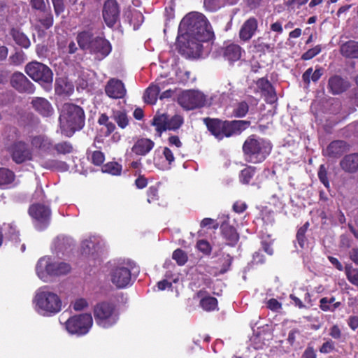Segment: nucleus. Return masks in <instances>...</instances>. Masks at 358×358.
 I'll return each mask as SVG.
<instances>
[{
	"instance_id": "17",
	"label": "nucleus",
	"mask_w": 358,
	"mask_h": 358,
	"mask_svg": "<svg viewBox=\"0 0 358 358\" xmlns=\"http://www.w3.org/2000/svg\"><path fill=\"white\" fill-rule=\"evenodd\" d=\"M13 160L17 164L32 159V154L27 145L22 142L14 143L11 150Z\"/></svg>"
},
{
	"instance_id": "24",
	"label": "nucleus",
	"mask_w": 358,
	"mask_h": 358,
	"mask_svg": "<svg viewBox=\"0 0 358 358\" xmlns=\"http://www.w3.org/2000/svg\"><path fill=\"white\" fill-rule=\"evenodd\" d=\"M123 16L125 20L133 26L134 29H138L144 20L143 14L136 9L132 8L131 6H129L124 11Z\"/></svg>"
},
{
	"instance_id": "6",
	"label": "nucleus",
	"mask_w": 358,
	"mask_h": 358,
	"mask_svg": "<svg viewBox=\"0 0 358 358\" xmlns=\"http://www.w3.org/2000/svg\"><path fill=\"white\" fill-rule=\"evenodd\" d=\"M94 317L96 324L104 329L111 327L119 319L114 305L108 302L97 303L94 308Z\"/></svg>"
},
{
	"instance_id": "4",
	"label": "nucleus",
	"mask_w": 358,
	"mask_h": 358,
	"mask_svg": "<svg viewBox=\"0 0 358 358\" xmlns=\"http://www.w3.org/2000/svg\"><path fill=\"white\" fill-rule=\"evenodd\" d=\"M204 122L208 131L218 140L239 134L249 125V122L244 120L221 121L211 118H205Z\"/></svg>"
},
{
	"instance_id": "62",
	"label": "nucleus",
	"mask_w": 358,
	"mask_h": 358,
	"mask_svg": "<svg viewBox=\"0 0 358 358\" xmlns=\"http://www.w3.org/2000/svg\"><path fill=\"white\" fill-rule=\"evenodd\" d=\"M347 323L352 331H355L358 329V316L350 315L347 320Z\"/></svg>"
},
{
	"instance_id": "9",
	"label": "nucleus",
	"mask_w": 358,
	"mask_h": 358,
	"mask_svg": "<svg viewBox=\"0 0 358 358\" xmlns=\"http://www.w3.org/2000/svg\"><path fill=\"white\" fill-rule=\"evenodd\" d=\"M25 72L36 82L50 85L53 80L51 69L41 62H29L25 66Z\"/></svg>"
},
{
	"instance_id": "38",
	"label": "nucleus",
	"mask_w": 358,
	"mask_h": 358,
	"mask_svg": "<svg viewBox=\"0 0 358 358\" xmlns=\"http://www.w3.org/2000/svg\"><path fill=\"white\" fill-rule=\"evenodd\" d=\"M341 306L340 302H335L334 297H324L320 301V307L323 311H335Z\"/></svg>"
},
{
	"instance_id": "58",
	"label": "nucleus",
	"mask_w": 358,
	"mask_h": 358,
	"mask_svg": "<svg viewBox=\"0 0 358 358\" xmlns=\"http://www.w3.org/2000/svg\"><path fill=\"white\" fill-rule=\"evenodd\" d=\"M30 4L33 9L38 10L41 12L45 11L46 6L44 0H31Z\"/></svg>"
},
{
	"instance_id": "63",
	"label": "nucleus",
	"mask_w": 358,
	"mask_h": 358,
	"mask_svg": "<svg viewBox=\"0 0 358 358\" xmlns=\"http://www.w3.org/2000/svg\"><path fill=\"white\" fill-rule=\"evenodd\" d=\"M267 307L271 310H278L281 308V303L275 299H271L267 302Z\"/></svg>"
},
{
	"instance_id": "50",
	"label": "nucleus",
	"mask_w": 358,
	"mask_h": 358,
	"mask_svg": "<svg viewBox=\"0 0 358 358\" xmlns=\"http://www.w3.org/2000/svg\"><path fill=\"white\" fill-rule=\"evenodd\" d=\"M43 17L41 20V23L42 25L46 29L50 28L53 24V16L50 12V10H47L45 9Z\"/></svg>"
},
{
	"instance_id": "33",
	"label": "nucleus",
	"mask_w": 358,
	"mask_h": 358,
	"mask_svg": "<svg viewBox=\"0 0 358 358\" xmlns=\"http://www.w3.org/2000/svg\"><path fill=\"white\" fill-rule=\"evenodd\" d=\"M341 52L346 57L358 58V42L350 41L343 44Z\"/></svg>"
},
{
	"instance_id": "29",
	"label": "nucleus",
	"mask_w": 358,
	"mask_h": 358,
	"mask_svg": "<svg viewBox=\"0 0 358 358\" xmlns=\"http://www.w3.org/2000/svg\"><path fill=\"white\" fill-rule=\"evenodd\" d=\"M341 168L347 172H355L358 169V154L345 156L340 163Z\"/></svg>"
},
{
	"instance_id": "47",
	"label": "nucleus",
	"mask_w": 358,
	"mask_h": 358,
	"mask_svg": "<svg viewBox=\"0 0 358 358\" xmlns=\"http://www.w3.org/2000/svg\"><path fill=\"white\" fill-rule=\"evenodd\" d=\"M26 55L22 51L16 52L9 57V62L15 66H20L26 61Z\"/></svg>"
},
{
	"instance_id": "35",
	"label": "nucleus",
	"mask_w": 358,
	"mask_h": 358,
	"mask_svg": "<svg viewBox=\"0 0 358 358\" xmlns=\"http://www.w3.org/2000/svg\"><path fill=\"white\" fill-rule=\"evenodd\" d=\"M55 91L59 94L69 95L73 92V85L64 78H59L55 82Z\"/></svg>"
},
{
	"instance_id": "48",
	"label": "nucleus",
	"mask_w": 358,
	"mask_h": 358,
	"mask_svg": "<svg viewBox=\"0 0 358 358\" xmlns=\"http://www.w3.org/2000/svg\"><path fill=\"white\" fill-rule=\"evenodd\" d=\"M55 149L59 154L65 155L73 151V146L70 143L65 141L56 144Z\"/></svg>"
},
{
	"instance_id": "42",
	"label": "nucleus",
	"mask_w": 358,
	"mask_h": 358,
	"mask_svg": "<svg viewBox=\"0 0 358 358\" xmlns=\"http://www.w3.org/2000/svg\"><path fill=\"white\" fill-rule=\"evenodd\" d=\"M15 179V174L6 168H0V185H6L12 183Z\"/></svg>"
},
{
	"instance_id": "16",
	"label": "nucleus",
	"mask_w": 358,
	"mask_h": 358,
	"mask_svg": "<svg viewBox=\"0 0 358 358\" xmlns=\"http://www.w3.org/2000/svg\"><path fill=\"white\" fill-rule=\"evenodd\" d=\"M11 85L20 92L31 94L34 92L33 83L22 73L15 72L10 79Z\"/></svg>"
},
{
	"instance_id": "15",
	"label": "nucleus",
	"mask_w": 358,
	"mask_h": 358,
	"mask_svg": "<svg viewBox=\"0 0 358 358\" xmlns=\"http://www.w3.org/2000/svg\"><path fill=\"white\" fill-rule=\"evenodd\" d=\"M256 92L260 93L262 96L265 97L266 102L273 103L277 100L275 92L273 85L266 78H262L258 79L256 83Z\"/></svg>"
},
{
	"instance_id": "23",
	"label": "nucleus",
	"mask_w": 358,
	"mask_h": 358,
	"mask_svg": "<svg viewBox=\"0 0 358 358\" xmlns=\"http://www.w3.org/2000/svg\"><path fill=\"white\" fill-rule=\"evenodd\" d=\"M257 29V21L255 17L247 20L242 25L240 31V38L244 41H249Z\"/></svg>"
},
{
	"instance_id": "53",
	"label": "nucleus",
	"mask_w": 358,
	"mask_h": 358,
	"mask_svg": "<svg viewBox=\"0 0 358 358\" xmlns=\"http://www.w3.org/2000/svg\"><path fill=\"white\" fill-rule=\"evenodd\" d=\"M318 178L321 182L327 187L329 188V182L327 178V171L324 165H321L318 171Z\"/></svg>"
},
{
	"instance_id": "44",
	"label": "nucleus",
	"mask_w": 358,
	"mask_h": 358,
	"mask_svg": "<svg viewBox=\"0 0 358 358\" xmlns=\"http://www.w3.org/2000/svg\"><path fill=\"white\" fill-rule=\"evenodd\" d=\"M102 171L113 176H118L121 173L122 166L117 162H109L103 166Z\"/></svg>"
},
{
	"instance_id": "1",
	"label": "nucleus",
	"mask_w": 358,
	"mask_h": 358,
	"mask_svg": "<svg viewBox=\"0 0 358 358\" xmlns=\"http://www.w3.org/2000/svg\"><path fill=\"white\" fill-rule=\"evenodd\" d=\"M178 31L184 35L182 51L192 57H199L208 50V42L214 37L206 17L201 13H189L181 20Z\"/></svg>"
},
{
	"instance_id": "52",
	"label": "nucleus",
	"mask_w": 358,
	"mask_h": 358,
	"mask_svg": "<svg viewBox=\"0 0 358 358\" xmlns=\"http://www.w3.org/2000/svg\"><path fill=\"white\" fill-rule=\"evenodd\" d=\"M321 50L322 49L320 45H316L315 47L304 52L301 56V59L303 60H309L313 58L315 56L317 55L321 52Z\"/></svg>"
},
{
	"instance_id": "14",
	"label": "nucleus",
	"mask_w": 358,
	"mask_h": 358,
	"mask_svg": "<svg viewBox=\"0 0 358 358\" xmlns=\"http://www.w3.org/2000/svg\"><path fill=\"white\" fill-rule=\"evenodd\" d=\"M52 266V257L43 256L41 257L35 267L36 275L42 281L47 282L51 278Z\"/></svg>"
},
{
	"instance_id": "27",
	"label": "nucleus",
	"mask_w": 358,
	"mask_h": 358,
	"mask_svg": "<svg viewBox=\"0 0 358 358\" xmlns=\"http://www.w3.org/2000/svg\"><path fill=\"white\" fill-rule=\"evenodd\" d=\"M71 270V265L65 262L58 261L52 257L51 278L67 275Z\"/></svg>"
},
{
	"instance_id": "64",
	"label": "nucleus",
	"mask_w": 358,
	"mask_h": 358,
	"mask_svg": "<svg viewBox=\"0 0 358 358\" xmlns=\"http://www.w3.org/2000/svg\"><path fill=\"white\" fill-rule=\"evenodd\" d=\"M197 248L198 249L204 252V253H208L210 251V248L209 243L203 240H201L198 241L197 243Z\"/></svg>"
},
{
	"instance_id": "8",
	"label": "nucleus",
	"mask_w": 358,
	"mask_h": 358,
	"mask_svg": "<svg viewBox=\"0 0 358 358\" xmlns=\"http://www.w3.org/2000/svg\"><path fill=\"white\" fill-rule=\"evenodd\" d=\"M178 103L185 110L201 108L208 103L207 96L199 90H185L178 97Z\"/></svg>"
},
{
	"instance_id": "18",
	"label": "nucleus",
	"mask_w": 358,
	"mask_h": 358,
	"mask_svg": "<svg viewBox=\"0 0 358 358\" xmlns=\"http://www.w3.org/2000/svg\"><path fill=\"white\" fill-rule=\"evenodd\" d=\"M91 52L95 54L96 57L101 59L106 57L111 51L110 43L101 37H96L92 41Z\"/></svg>"
},
{
	"instance_id": "7",
	"label": "nucleus",
	"mask_w": 358,
	"mask_h": 358,
	"mask_svg": "<svg viewBox=\"0 0 358 358\" xmlns=\"http://www.w3.org/2000/svg\"><path fill=\"white\" fill-rule=\"evenodd\" d=\"M93 324L91 314L85 313L74 315L64 323L66 330L71 334L83 336L88 333Z\"/></svg>"
},
{
	"instance_id": "22",
	"label": "nucleus",
	"mask_w": 358,
	"mask_h": 358,
	"mask_svg": "<svg viewBox=\"0 0 358 358\" xmlns=\"http://www.w3.org/2000/svg\"><path fill=\"white\" fill-rule=\"evenodd\" d=\"M194 299L200 300V306L206 311L214 310L217 307V299L215 297L206 295V291H199L194 295Z\"/></svg>"
},
{
	"instance_id": "19",
	"label": "nucleus",
	"mask_w": 358,
	"mask_h": 358,
	"mask_svg": "<svg viewBox=\"0 0 358 358\" xmlns=\"http://www.w3.org/2000/svg\"><path fill=\"white\" fill-rule=\"evenodd\" d=\"M106 94L113 99H121L126 94V89L122 82L117 79H110L106 85Z\"/></svg>"
},
{
	"instance_id": "11",
	"label": "nucleus",
	"mask_w": 358,
	"mask_h": 358,
	"mask_svg": "<svg viewBox=\"0 0 358 358\" xmlns=\"http://www.w3.org/2000/svg\"><path fill=\"white\" fill-rule=\"evenodd\" d=\"M132 264L131 262L120 263L112 269L110 280L117 287L124 288L129 284Z\"/></svg>"
},
{
	"instance_id": "54",
	"label": "nucleus",
	"mask_w": 358,
	"mask_h": 358,
	"mask_svg": "<svg viewBox=\"0 0 358 358\" xmlns=\"http://www.w3.org/2000/svg\"><path fill=\"white\" fill-rule=\"evenodd\" d=\"M90 159L94 164L99 166L104 162L105 156L101 151H94L92 152Z\"/></svg>"
},
{
	"instance_id": "28",
	"label": "nucleus",
	"mask_w": 358,
	"mask_h": 358,
	"mask_svg": "<svg viewBox=\"0 0 358 358\" xmlns=\"http://www.w3.org/2000/svg\"><path fill=\"white\" fill-rule=\"evenodd\" d=\"M348 86V83L338 76L331 77L329 80V87L334 94L342 93Z\"/></svg>"
},
{
	"instance_id": "55",
	"label": "nucleus",
	"mask_w": 358,
	"mask_h": 358,
	"mask_svg": "<svg viewBox=\"0 0 358 358\" xmlns=\"http://www.w3.org/2000/svg\"><path fill=\"white\" fill-rule=\"evenodd\" d=\"M176 80L181 83H186L189 80L190 72L188 71H185L182 69H179L176 73Z\"/></svg>"
},
{
	"instance_id": "10",
	"label": "nucleus",
	"mask_w": 358,
	"mask_h": 358,
	"mask_svg": "<svg viewBox=\"0 0 358 358\" xmlns=\"http://www.w3.org/2000/svg\"><path fill=\"white\" fill-rule=\"evenodd\" d=\"M29 214L33 219L34 226L38 230H43L49 225L51 211L48 206L34 203L29 207Z\"/></svg>"
},
{
	"instance_id": "31",
	"label": "nucleus",
	"mask_w": 358,
	"mask_h": 358,
	"mask_svg": "<svg viewBox=\"0 0 358 358\" xmlns=\"http://www.w3.org/2000/svg\"><path fill=\"white\" fill-rule=\"evenodd\" d=\"M224 57L231 62L238 61L241 57V48L236 44L229 45L224 48Z\"/></svg>"
},
{
	"instance_id": "20",
	"label": "nucleus",
	"mask_w": 358,
	"mask_h": 358,
	"mask_svg": "<svg viewBox=\"0 0 358 358\" xmlns=\"http://www.w3.org/2000/svg\"><path fill=\"white\" fill-rule=\"evenodd\" d=\"M103 246V240L97 236H92L82 243V250L87 255H94L99 252Z\"/></svg>"
},
{
	"instance_id": "51",
	"label": "nucleus",
	"mask_w": 358,
	"mask_h": 358,
	"mask_svg": "<svg viewBox=\"0 0 358 358\" xmlns=\"http://www.w3.org/2000/svg\"><path fill=\"white\" fill-rule=\"evenodd\" d=\"M248 112V106L245 102H241L238 104L237 107L234 109V113L238 117H244Z\"/></svg>"
},
{
	"instance_id": "46",
	"label": "nucleus",
	"mask_w": 358,
	"mask_h": 358,
	"mask_svg": "<svg viewBox=\"0 0 358 358\" xmlns=\"http://www.w3.org/2000/svg\"><path fill=\"white\" fill-rule=\"evenodd\" d=\"M113 117L120 127L124 129L128 125L129 120L124 112L120 110L114 112Z\"/></svg>"
},
{
	"instance_id": "59",
	"label": "nucleus",
	"mask_w": 358,
	"mask_h": 358,
	"mask_svg": "<svg viewBox=\"0 0 358 358\" xmlns=\"http://www.w3.org/2000/svg\"><path fill=\"white\" fill-rule=\"evenodd\" d=\"M52 3L54 7L55 13L57 15H59L64 11V0H52Z\"/></svg>"
},
{
	"instance_id": "39",
	"label": "nucleus",
	"mask_w": 358,
	"mask_h": 358,
	"mask_svg": "<svg viewBox=\"0 0 358 358\" xmlns=\"http://www.w3.org/2000/svg\"><path fill=\"white\" fill-rule=\"evenodd\" d=\"M98 122L103 126L101 129V131L103 132L106 136L110 135L115 129V124L110 121L108 117L105 114L101 115Z\"/></svg>"
},
{
	"instance_id": "56",
	"label": "nucleus",
	"mask_w": 358,
	"mask_h": 358,
	"mask_svg": "<svg viewBox=\"0 0 358 358\" xmlns=\"http://www.w3.org/2000/svg\"><path fill=\"white\" fill-rule=\"evenodd\" d=\"M88 306L87 301L83 298L77 299L73 303V308L76 311H81L87 308Z\"/></svg>"
},
{
	"instance_id": "25",
	"label": "nucleus",
	"mask_w": 358,
	"mask_h": 358,
	"mask_svg": "<svg viewBox=\"0 0 358 358\" xmlns=\"http://www.w3.org/2000/svg\"><path fill=\"white\" fill-rule=\"evenodd\" d=\"M31 104L34 109L43 116L48 117L54 113V110L51 104L44 98L35 97L33 99Z\"/></svg>"
},
{
	"instance_id": "26",
	"label": "nucleus",
	"mask_w": 358,
	"mask_h": 358,
	"mask_svg": "<svg viewBox=\"0 0 358 358\" xmlns=\"http://www.w3.org/2000/svg\"><path fill=\"white\" fill-rule=\"evenodd\" d=\"M347 150V145L343 141H335L331 143L328 147L324 150L323 153L325 156L330 157H338Z\"/></svg>"
},
{
	"instance_id": "57",
	"label": "nucleus",
	"mask_w": 358,
	"mask_h": 358,
	"mask_svg": "<svg viewBox=\"0 0 358 358\" xmlns=\"http://www.w3.org/2000/svg\"><path fill=\"white\" fill-rule=\"evenodd\" d=\"M163 155L168 163V166H164L162 169H169V165H171V163L173 162L175 159L173 152L169 148L166 147L163 150Z\"/></svg>"
},
{
	"instance_id": "3",
	"label": "nucleus",
	"mask_w": 358,
	"mask_h": 358,
	"mask_svg": "<svg viewBox=\"0 0 358 358\" xmlns=\"http://www.w3.org/2000/svg\"><path fill=\"white\" fill-rule=\"evenodd\" d=\"M33 303L35 310L41 315L50 317L61 311L62 301L60 296L50 291L48 287L39 288L34 296Z\"/></svg>"
},
{
	"instance_id": "37",
	"label": "nucleus",
	"mask_w": 358,
	"mask_h": 358,
	"mask_svg": "<svg viewBox=\"0 0 358 358\" xmlns=\"http://www.w3.org/2000/svg\"><path fill=\"white\" fill-rule=\"evenodd\" d=\"M160 91V87L157 84L150 85L145 92L144 99L146 103H155Z\"/></svg>"
},
{
	"instance_id": "61",
	"label": "nucleus",
	"mask_w": 358,
	"mask_h": 358,
	"mask_svg": "<svg viewBox=\"0 0 358 358\" xmlns=\"http://www.w3.org/2000/svg\"><path fill=\"white\" fill-rule=\"evenodd\" d=\"M329 334L334 339H341L342 337L341 330L337 324L333 325L330 329Z\"/></svg>"
},
{
	"instance_id": "36",
	"label": "nucleus",
	"mask_w": 358,
	"mask_h": 358,
	"mask_svg": "<svg viewBox=\"0 0 358 358\" xmlns=\"http://www.w3.org/2000/svg\"><path fill=\"white\" fill-rule=\"evenodd\" d=\"M94 38L90 32L83 31L78 35L77 41L80 48L90 50Z\"/></svg>"
},
{
	"instance_id": "60",
	"label": "nucleus",
	"mask_w": 358,
	"mask_h": 358,
	"mask_svg": "<svg viewBox=\"0 0 358 358\" xmlns=\"http://www.w3.org/2000/svg\"><path fill=\"white\" fill-rule=\"evenodd\" d=\"M66 243L70 244V240L65 237H58L55 241L56 249L59 252L63 251L64 248H65L64 243Z\"/></svg>"
},
{
	"instance_id": "45",
	"label": "nucleus",
	"mask_w": 358,
	"mask_h": 358,
	"mask_svg": "<svg viewBox=\"0 0 358 358\" xmlns=\"http://www.w3.org/2000/svg\"><path fill=\"white\" fill-rule=\"evenodd\" d=\"M255 169L252 166H248L241 171L240 173V181L243 184H248L253 177Z\"/></svg>"
},
{
	"instance_id": "32",
	"label": "nucleus",
	"mask_w": 358,
	"mask_h": 358,
	"mask_svg": "<svg viewBox=\"0 0 358 358\" xmlns=\"http://www.w3.org/2000/svg\"><path fill=\"white\" fill-rule=\"evenodd\" d=\"M238 0H204L203 5L206 10L216 11L226 5H234Z\"/></svg>"
},
{
	"instance_id": "40",
	"label": "nucleus",
	"mask_w": 358,
	"mask_h": 358,
	"mask_svg": "<svg viewBox=\"0 0 358 358\" xmlns=\"http://www.w3.org/2000/svg\"><path fill=\"white\" fill-rule=\"evenodd\" d=\"M323 71L321 68H318L313 71V68H308L303 74V80L308 85L310 80L317 82L322 76Z\"/></svg>"
},
{
	"instance_id": "12",
	"label": "nucleus",
	"mask_w": 358,
	"mask_h": 358,
	"mask_svg": "<svg viewBox=\"0 0 358 358\" xmlns=\"http://www.w3.org/2000/svg\"><path fill=\"white\" fill-rule=\"evenodd\" d=\"M183 118L179 115L169 117L166 114H157L153 118V125L158 132L178 129L182 124Z\"/></svg>"
},
{
	"instance_id": "43",
	"label": "nucleus",
	"mask_w": 358,
	"mask_h": 358,
	"mask_svg": "<svg viewBox=\"0 0 358 358\" xmlns=\"http://www.w3.org/2000/svg\"><path fill=\"white\" fill-rule=\"evenodd\" d=\"M345 273L349 282L358 287V268H354L351 265H347L345 267Z\"/></svg>"
},
{
	"instance_id": "2",
	"label": "nucleus",
	"mask_w": 358,
	"mask_h": 358,
	"mask_svg": "<svg viewBox=\"0 0 358 358\" xmlns=\"http://www.w3.org/2000/svg\"><path fill=\"white\" fill-rule=\"evenodd\" d=\"M85 113L79 106L71 103H64L60 110L59 124L62 133L66 136H71L76 131L85 125Z\"/></svg>"
},
{
	"instance_id": "13",
	"label": "nucleus",
	"mask_w": 358,
	"mask_h": 358,
	"mask_svg": "<svg viewBox=\"0 0 358 358\" xmlns=\"http://www.w3.org/2000/svg\"><path fill=\"white\" fill-rule=\"evenodd\" d=\"M120 7L116 0H106L104 2L102 16L106 24L114 27L120 20Z\"/></svg>"
},
{
	"instance_id": "30",
	"label": "nucleus",
	"mask_w": 358,
	"mask_h": 358,
	"mask_svg": "<svg viewBox=\"0 0 358 358\" xmlns=\"http://www.w3.org/2000/svg\"><path fill=\"white\" fill-rule=\"evenodd\" d=\"M31 143L33 148L43 151H48L52 147L51 140L47 136L43 135L33 137Z\"/></svg>"
},
{
	"instance_id": "49",
	"label": "nucleus",
	"mask_w": 358,
	"mask_h": 358,
	"mask_svg": "<svg viewBox=\"0 0 358 358\" xmlns=\"http://www.w3.org/2000/svg\"><path fill=\"white\" fill-rule=\"evenodd\" d=\"M173 259L176 260L179 265L182 266L187 262V256L182 250L177 249L173 253Z\"/></svg>"
},
{
	"instance_id": "41",
	"label": "nucleus",
	"mask_w": 358,
	"mask_h": 358,
	"mask_svg": "<svg viewBox=\"0 0 358 358\" xmlns=\"http://www.w3.org/2000/svg\"><path fill=\"white\" fill-rule=\"evenodd\" d=\"M11 34L17 44L24 48L29 47L30 41L24 34L16 29H13Z\"/></svg>"
},
{
	"instance_id": "34",
	"label": "nucleus",
	"mask_w": 358,
	"mask_h": 358,
	"mask_svg": "<svg viewBox=\"0 0 358 358\" xmlns=\"http://www.w3.org/2000/svg\"><path fill=\"white\" fill-rule=\"evenodd\" d=\"M222 234L229 245H234L239 239V236L236 229L229 225L222 226Z\"/></svg>"
},
{
	"instance_id": "21",
	"label": "nucleus",
	"mask_w": 358,
	"mask_h": 358,
	"mask_svg": "<svg viewBox=\"0 0 358 358\" xmlns=\"http://www.w3.org/2000/svg\"><path fill=\"white\" fill-rule=\"evenodd\" d=\"M154 146L155 143L151 139L141 138L135 141L131 150L136 155L145 156L152 150Z\"/></svg>"
},
{
	"instance_id": "5",
	"label": "nucleus",
	"mask_w": 358,
	"mask_h": 358,
	"mask_svg": "<svg viewBox=\"0 0 358 358\" xmlns=\"http://www.w3.org/2000/svg\"><path fill=\"white\" fill-rule=\"evenodd\" d=\"M272 149L271 143L262 138L252 135L243 145L245 159L250 163H260L269 155Z\"/></svg>"
}]
</instances>
